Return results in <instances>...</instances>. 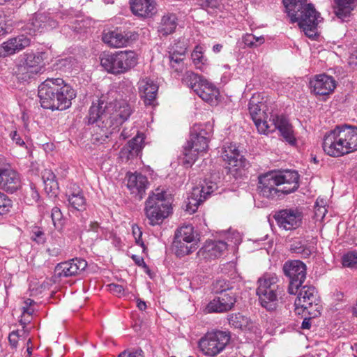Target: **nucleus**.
<instances>
[{"label": "nucleus", "mask_w": 357, "mask_h": 357, "mask_svg": "<svg viewBox=\"0 0 357 357\" xmlns=\"http://www.w3.org/2000/svg\"><path fill=\"white\" fill-rule=\"evenodd\" d=\"M130 105L123 100H116L106 105L98 100L93 102L89 111V123H96L92 135L94 144H102L109 137L118 130V128L131 114Z\"/></svg>", "instance_id": "obj_1"}, {"label": "nucleus", "mask_w": 357, "mask_h": 357, "mask_svg": "<svg viewBox=\"0 0 357 357\" xmlns=\"http://www.w3.org/2000/svg\"><path fill=\"white\" fill-rule=\"evenodd\" d=\"M41 106L52 110H64L70 107L76 94L73 89L61 78H47L38 86Z\"/></svg>", "instance_id": "obj_2"}, {"label": "nucleus", "mask_w": 357, "mask_h": 357, "mask_svg": "<svg viewBox=\"0 0 357 357\" xmlns=\"http://www.w3.org/2000/svg\"><path fill=\"white\" fill-rule=\"evenodd\" d=\"M266 107L265 104L249 107L250 116L258 131L268 134L278 130L285 142L291 146H296L297 144L296 135L289 119L283 115L271 114L268 121V116L265 112Z\"/></svg>", "instance_id": "obj_3"}, {"label": "nucleus", "mask_w": 357, "mask_h": 357, "mask_svg": "<svg viewBox=\"0 0 357 357\" xmlns=\"http://www.w3.org/2000/svg\"><path fill=\"white\" fill-rule=\"evenodd\" d=\"M282 2L290 21L298 22L307 37L316 36L317 25L322 18L314 6L307 0H282Z\"/></svg>", "instance_id": "obj_4"}, {"label": "nucleus", "mask_w": 357, "mask_h": 357, "mask_svg": "<svg viewBox=\"0 0 357 357\" xmlns=\"http://www.w3.org/2000/svg\"><path fill=\"white\" fill-rule=\"evenodd\" d=\"M323 149L326 154L333 157L357 150V127L347 125L337 126L325 135Z\"/></svg>", "instance_id": "obj_5"}, {"label": "nucleus", "mask_w": 357, "mask_h": 357, "mask_svg": "<svg viewBox=\"0 0 357 357\" xmlns=\"http://www.w3.org/2000/svg\"><path fill=\"white\" fill-rule=\"evenodd\" d=\"M298 188V174L295 171L267 174L259 177L258 186L260 194L269 199L294 192Z\"/></svg>", "instance_id": "obj_6"}, {"label": "nucleus", "mask_w": 357, "mask_h": 357, "mask_svg": "<svg viewBox=\"0 0 357 357\" xmlns=\"http://www.w3.org/2000/svg\"><path fill=\"white\" fill-rule=\"evenodd\" d=\"M171 212V198L164 189H155L145 202L144 213L151 226L162 223Z\"/></svg>", "instance_id": "obj_7"}, {"label": "nucleus", "mask_w": 357, "mask_h": 357, "mask_svg": "<svg viewBox=\"0 0 357 357\" xmlns=\"http://www.w3.org/2000/svg\"><path fill=\"white\" fill-rule=\"evenodd\" d=\"M213 132L211 123L195 124L190 130V139L183 149L184 163L192 165L199 153H205Z\"/></svg>", "instance_id": "obj_8"}, {"label": "nucleus", "mask_w": 357, "mask_h": 357, "mask_svg": "<svg viewBox=\"0 0 357 357\" xmlns=\"http://www.w3.org/2000/svg\"><path fill=\"white\" fill-rule=\"evenodd\" d=\"M278 277L275 274L265 273L257 280L256 293L259 301L264 308L269 312L274 311L278 306V297L283 293L282 287L277 284Z\"/></svg>", "instance_id": "obj_9"}, {"label": "nucleus", "mask_w": 357, "mask_h": 357, "mask_svg": "<svg viewBox=\"0 0 357 357\" xmlns=\"http://www.w3.org/2000/svg\"><path fill=\"white\" fill-rule=\"evenodd\" d=\"M99 59L101 66L107 73L113 75L123 74L137 63V55L132 51L102 52Z\"/></svg>", "instance_id": "obj_10"}, {"label": "nucleus", "mask_w": 357, "mask_h": 357, "mask_svg": "<svg viewBox=\"0 0 357 357\" xmlns=\"http://www.w3.org/2000/svg\"><path fill=\"white\" fill-rule=\"evenodd\" d=\"M229 332L215 331L207 333L199 341V347L202 353L208 356H215L220 353L229 343Z\"/></svg>", "instance_id": "obj_11"}, {"label": "nucleus", "mask_w": 357, "mask_h": 357, "mask_svg": "<svg viewBox=\"0 0 357 357\" xmlns=\"http://www.w3.org/2000/svg\"><path fill=\"white\" fill-rule=\"evenodd\" d=\"M318 292L313 286H303L299 290L298 296L295 300L296 311L298 314L301 311L306 310L307 313L315 317L320 314L321 305L319 304Z\"/></svg>", "instance_id": "obj_12"}, {"label": "nucleus", "mask_w": 357, "mask_h": 357, "mask_svg": "<svg viewBox=\"0 0 357 357\" xmlns=\"http://www.w3.org/2000/svg\"><path fill=\"white\" fill-rule=\"evenodd\" d=\"M283 271L289 279L288 291L296 294L306 278V266L300 260L288 261L283 265Z\"/></svg>", "instance_id": "obj_13"}, {"label": "nucleus", "mask_w": 357, "mask_h": 357, "mask_svg": "<svg viewBox=\"0 0 357 357\" xmlns=\"http://www.w3.org/2000/svg\"><path fill=\"white\" fill-rule=\"evenodd\" d=\"M273 218L280 228L294 230L302 225L303 213L301 208L292 207L275 212Z\"/></svg>", "instance_id": "obj_14"}, {"label": "nucleus", "mask_w": 357, "mask_h": 357, "mask_svg": "<svg viewBox=\"0 0 357 357\" xmlns=\"http://www.w3.org/2000/svg\"><path fill=\"white\" fill-rule=\"evenodd\" d=\"M222 157L229 165V172L234 177L240 178L245 174V160L243 155L240 154V151L236 144H230L225 147Z\"/></svg>", "instance_id": "obj_15"}, {"label": "nucleus", "mask_w": 357, "mask_h": 357, "mask_svg": "<svg viewBox=\"0 0 357 357\" xmlns=\"http://www.w3.org/2000/svg\"><path fill=\"white\" fill-rule=\"evenodd\" d=\"M215 189H217V184L208 180H204L200 186L193 188L190 197L188 198L186 211L190 213H194L201 203Z\"/></svg>", "instance_id": "obj_16"}, {"label": "nucleus", "mask_w": 357, "mask_h": 357, "mask_svg": "<svg viewBox=\"0 0 357 357\" xmlns=\"http://www.w3.org/2000/svg\"><path fill=\"white\" fill-rule=\"evenodd\" d=\"M20 186L18 173L11 166L0 159V188L9 192H15Z\"/></svg>", "instance_id": "obj_17"}, {"label": "nucleus", "mask_w": 357, "mask_h": 357, "mask_svg": "<svg viewBox=\"0 0 357 357\" xmlns=\"http://www.w3.org/2000/svg\"><path fill=\"white\" fill-rule=\"evenodd\" d=\"M228 243L224 241H206L197 252V257L201 260H211L220 257L227 250Z\"/></svg>", "instance_id": "obj_18"}, {"label": "nucleus", "mask_w": 357, "mask_h": 357, "mask_svg": "<svg viewBox=\"0 0 357 357\" xmlns=\"http://www.w3.org/2000/svg\"><path fill=\"white\" fill-rule=\"evenodd\" d=\"M310 86L315 94L326 96L334 91L336 87V82L331 76L320 74L310 81Z\"/></svg>", "instance_id": "obj_19"}, {"label": "nucleus", "mask_w": 357, "mask_h": 357, "mask_svg": "<svg viewBox=\"0 0 357 357\" xmlns=\"http://www.w3.org/2000/svg\"><path fill=\"white\" fill-rule=\"evenodd\" d=\"M86 266L87 262L84 259L76 258L59 264L55 272L59 278H68L79 274Z\"/></svg>", "instance_id": "obj_20"}, {"label": "nucleus", "mask_w": 357, "mask_h": 357, "mask_svg": "<svg viewBox=\"0 0 357 357\" xmlns=\"http://www.w3.org/2000/svg\"><path fill=\"white\" fill-rule=\"evenodd\" d=\"M236 303L234 295L231 293H224L220 296L211 301L206 307L208 313H223L232 309Z\"/></svg>", "instance_id": "obj_21"}, {"label": "nucleus", "mask_w": 357, "mask_h": 357, "mask_svg": "<svg viewBox=\"0 0 357 357\" xmlns=\"http://www.w3.org/2000/svg\"><path fill=\"white\" fill-rule=\"evenodd\" d=\"M135 34L123 33L118 30L109 31L102 35V41L110 47L121 48L135 40Z\"/></svg>", "instance_id": "obj_22"}, {"label": "nucleus", "mask_w": 357, "mask_h": 357, "mask_svg": "<svg viewBox=\"0 0 357 357\" xmlns=\"http://www.w3.org/2000/svg\"><path fill=\"white\" fill-rule=\"evenodd\" d=\"M30 43V39L24 35L10 38L0 45V56H6L13 54L29 46Z\"/></svg>", "instance_id": "obj_23"}, {"label": "nucleus", "mask_w": 357, "mask_h": 357, "mask_svg": "<svg viewBox=\"0 0 357 357\" xmlns=\"http://www.w3.org/2000/svg\"><path fill=\"white\" fill-rule=\"evenodd\" d=\"M144 134L138 133L121 149L119 152L120 158L122 160L128 161L137 156L144 146Z\"/></svg>", "instance_id": "obj_24"}, {"label": "nucleus", "mask_w": 357, "mask_h": 357, "mask_svg": "<svg viewBox=\"0 0 357 357\" xmlns=\"http://www.w3.org/2000/svg\"><path fill=\"white\" fill-rule=\"evenodd\" d=\"M195 92L204 101L208 102L211 105H215L218 102L219 91L212 83L208 82L206 79L201 82L197 88L195 89Z\"/></svg>", "instance_id": "obj_25"}, {"label": "nucleus", "mask_w": 357, "mask_h": 357, "mask_svg": "<svg viewBox=\"0 0 357 357\" xmlns=\"http://www.w3.org/2000/svg\"><path fill=\"white\" fill-rule=\"evenodd\" d=\"M147 185V178L141 174L135 173L128 176L127 187L130 193L139 200L143 198Z\"/></svg>", "instance_id": "obj_26"}, {"label": "nucleus", "mask_w": 357, "mask_h": 357, "mask_svg": "<svg viewBox=\"0 0 357 357\" xmlns=\"http://www.w3.org/2000/svg\"><path fill=\"white\" fill-rule=\"evenodd\" d=\"M130 4L132 13L141 17H150L156 12L153 0H130Z\"/></svg>", "instance_id": "obj_27"}, {"label": "nucleus", "mask_w": 357, "mask_h": 357, "mask_svg": "<svg viewBox=\"0 0 357 357\" xmlns=\"http://www.w3.org/2000/svg\"><path fill=\"white\" fill-rule=\"evenodd\" d=\"M158 90V85L150 79L145 78L139 82V93L145 105L153 103L156 98Z\"/></svg>", "instance_id": "obj_28"}, {"label": "nucleus", "mask_w": 357, "mask_h": 357, "mask_svg": "<svg viewBox=\"0 0 357 357\" xmlns=\"http://www.w3.org/2000/svg\"><path fill=\"white\" fill-rule=\"evenodd\" d=\"M357 6V0H333V9L335 15L344 20L350 17Z\"/></svg>", "instance_id": "obj_29"}, {"label": "nucleus", "mask_w": 357, "mask_h": 357, "mask_svg": "<svg viewBox=\"0 0 357 357\" xmlns=\"http://www.w3.org/2000/svg\"><path fill=\"white\" fill-rule=\"evenodd\" d=\"M178 25V18L174 13H166L160 19L158 26V32L162 36L173 33Z\"/></svg>", "instance_id": "obj_30"}, {"label": "nucleus", "mask_w": 357, "mask_h": 357, "mask_svg": "<svg viewBox=\"0 0 357 357\" xmlns=\"http://www.w3.org/2000/svg\"><path fill=\"white\" fill-rule=\"evenodd\" d=\"M56 22L46 13H36L31 20V25L34 31H43V29H53Z\"/></svg>", "instance_id": "obj_31"}, {"label": "nucleus", "mask_w": 357, "mask_h": 357, "mask_svg": "<svg viewBox=\"0 0 357 357\" xmlns=\"http://www.w3.org/2000/svg\"><path fill=\"white\" fill-rule=\"evenodd\" d=\"M45 53L43 52L26 53L24 54L22 60L26 63V65L34 67V70L37 71L38 74H40L45 70Z\"/></svg>", "instance_id": "obj_32"}, {"label": "nucleus", "mask_w": 357, "mask_h": 357, "mask_svg": "<svg viewBox=\"0 0 357 357\" xmlns=\"http://www.w3.org/2000/svg\"><path fill=\"white\" fill-rule=\"evenodd\" d=\"M175 238L185 241L187 243H197V234L191 225H183L175 232Z\"/></svg>", "instance_id": "obj_33"}, {"label": "nucleus", "mask_w": 357, "mask_h": 357, "mask_svg": "<svg viewBox=\"0 0 357 357\" xmlns=\"http://www.w3.org/2000/svg\"><path fill=\"white\" fill-rule=\"evenodd\" d=\"M69 205L75 210L83 211L86 208V201L79 188L75 189L68 197Z\"/></svg>", "instance_id": "obj_34"}, {"label": "nucleus", "mask_w": 357, "mask_h": 357, "mask_svg": "<svg viewBox=\"0 0 357 357\" xmlns=\"http://www.w3.org/2000/svg\"><path fill=\"white\" fill-rule=\"evenodd\" d=\"M197 248V243H187L185 241L174 238L173 250L178 257H183L191 254Z\"/></svg>", "instance_id": "obj_35"}, {"label": "nucleus", "mask_w": 357, "mask_h": 357, "mask_svg": "<svg viewBox=\"0 0 357 357\" xmlns=\"http://www.w3.org/2000/svg\"><path fill=\"white\" fill-rule=\"evenodd\" d=\"M15 74L17 78L22 81H28L38 75L37 71L34 70V67L26 65L22 59L16 66Z\"/></svg>", "instance_id": "obj_36"}, {"label": "nucleus", "mask_w": 357, "mask_h": 357, "mask_svg": "<svg viewBox=\"0 0 357 357\" xmlns=\"http://www.w3.org/2000/svg\"><path fill=\"white\" fill-rule=\"evenodd\" d=\"M290 250L292 252L301 254L303 257H308L312 252V249L308 246L304 239H297L292 241L290 245Z\"/></svg>", "instance_id": "obj_37"}, {"label": "nucleus", "mask_w": 357, "mask_h": 357, "mask_svg": "<svg viewBox=\"0 0 357 357\" xmlns=\"http://www.w3.org/2000/svg\"><path fill=\"white\" fill-rule=\"evenodd\" d=\"M204 78L192 71H186L182 78V82L195 91V89L197 88V85H199L200 82L204 81Z\"/></svg>", "instance_id": "obj_38"}, {"label": "nucleus", "mask_w": 357, "mask_h": 357, "mask_svg": "<svg viewBox=\"0 0 357 357\" xmlns=\"http://www.w3.org/2000/svg\"><path fill=\"white\" fill-rule=\"evenodd\" d=\"M191 58L197 68L202 70L206 65L207 59L203 55V49L197 45L191 54Z\"/></svg>", "instance_id": "obj_39"}, {"label": "nucleus", "mask_w": 357, "mask_h": 357, "mask_svg": "<svg viewBox=\"0 0 357 357\" xmlns=\"http://www.w3.org/2000/svg\"><path fill=\"white\" fill-rule=\"evenodd\" d=\"M229 324L235 328L243 331L245 326V317L241 313L231 314L229 318Z\"/></svg>", "instance_id": "obj_40"}, {"label": "nucleus", "mask_w": 357, "mask_h": 357, "mask_svg": "<svg viewBox=\"0 0 357 357\" xmlns=\"http://www.w3.org/2000/svg\"><path fill=\"white\" fill-rule=\"evenodd\" d=\"M327 213L325 202L323 199H317L314 205V216L317 220L321 221Z\"/></svg>", "instance_id": "obj_41"}, {"label": "nucleus", "mask_w": 357, "mask_h": 357, "mask_svg": "<svg viewBox=\"0 0 357 357\" xmlns=\"http://www.w3.org/2000/svg\"><path fill=\"white\" fill-rule=\"evenodd\" d=\"M181 52H179V53L169 52V59L172 68H173L174 64H177L180 62H183L186 52V47L185 45L181 47Z\"/></svg>", "instance_id": "obj_42"}, {"label": "nucleus", "mask_w": 357, "mask_h": 357, "mask_svg": "<svg viewBox=\"0 0 357 357\" xmlns=\"http://www.w3.org/2000/svg\"><path fill=\"white\" fill-rule=\"evenodd\" d=\"M342 264L344 266L353 267L357 265V252H349L342 257Z\"/></svg>", "instance_id": "obj_43"}, {"label": "nucleus", "mask_w": 357, "mask_h": 357, "mask_svg": "<svg viewBox=\"0 0 357 357\" xmlns=\"http://www.w3.org/2000/svg\"><path fill=\"white\" fill-rule=\"evenodd\" d=\"M12 206L11 200L4 193L0 192V215L9 211Z\"/></svg>", "instance_id": "obj_44"}, {"label": "nucleus", "mask_w": 357, "mask_h": 357, "mask_svg": "<svg viewBox=\"0 0 357 357\" xmlns=\"http://www.w3.org/2000/svg\"><path fill=\"white\" fill-rule=\"evenodd\" d=\"M230 289L229 284L225 280H218L213 283V291L215 294L222 295Z\"/></svg>", "instance_id": "obj_45"}, {"label": "nucleus", "mask_w": 357, "mask_h": 357, "mask_svg": "<svg viewBox=\"0 0 357 357\" xmlns=\"http://www.w3.org/2000/svg\"><path fill=\"white\" fill-rule=\"evenodd\" d=\"M40 198L39 193L35 187L31 186L29 190L26 192L25 199L29 204L37 203Z\"/></svg>", "instance_id": "obj_46"}, {"label": "nucleus", "mask_w": 357, "mask_h": 357, "mask_svg": "<svg viewBox=\"0 0 357 357\" xmlns=\"http://www.w3.org/2000/svg\"><path fill=\"white\" fill-rule=\"evenodd\" d=\"M247 47H253L261 45L264 42V38L262 36L256 37L252 34L247 33Z\"/></svg>", "instance_id": "obj_47"}, {"label": "nucleus", "mask_w": 357, "mask_h": 357, "mask_svg": "<svg viewBox=\"0 0 357 357\" xmlns=\"http://www.w3.org/2000/svg\"><path fill=\"white\" fill-rule=\"evenodd\" d=\"M51 218L55 227H56L57 225H62L63 214L59 208L55 206L52 209Z\"/></svg>", "instance_id": "obj_48"}, {"label": "nucleus", "mask_w": 357, "mask_h": 357, "mask_svg": "<svg viewBox=\"0 0 357 357\" xmlns=\"http://www.w3.org/2000/svg\"><path fill=\"white\" fill-rule=\"evenodd\" d=\"M132 234L135 237L136 243L139 245L143 248V251H144L146 250V246L142 239V231L138 226H132Z\"/></svg>", "instance_id": "obj_49"}, {"label": "nucleus", "mask_w": 357, "mask_h": 357, "mask_svg": "<svg viewBox=\"0 0 357 357\" xmlns=\"http://www.w3.org/2000/svg\"><path fill=\"white\" fill-rule=\"evenodd\" d=\"M42 178L44 183L50 182V184L56 185V176L54 172L49 169H45L42 172Z\"/></svg>", "instance_id": "obj_50"}, {"label": "nucleus", "mask_w": 357, "mask_h": 357, "mask_svg": "<svg viewBox=\"0 0 357 357\" xmlns=\"http://www.w3.org/2000/svg\"><path fill=\"white\" fill-rule=\"evenodd\" d=\"M31 238L38 243H43L45 241V234L40 228H36L32 231Z\"/></svg>", "instance_id": "obj_51"}, {"label": "nucleus", "mask_w": 357, "mask_h": 357, "mask_svg": "<svg viewBox=\"0 0 357 357\" xmlns=\"http://www.w3.org/2000/svg\"><path fill=\"white\" fill-rule=\"evenodd\" d=\"M118 357H144L142 349L135 351H124Z\"/></svg>", "instance_id": "obj_52"}, {"label": "nucleus", "mask_w": 357, "mask_h": 357, "mask_svg": "<svg viewBox=\"0 0 357 357\" xmlns=\"http://www.w3.org/2000/svg\"><path fill=\"white\" fill-rule=\"evenodd\" d=\"M109 289L111 292H112L113 294H115L119 296L121 295H123L124 293V288L123 287V286L119 285V284H114V283L110 284L109 285Z\"/></svg>", "instance_id": "obj_53"}, {"label": "nucleus", "mask_w": 357, "mask_h": 357, "mask_svg": "<svg viewBox=\"0 0 357 357\" xmlns=\"http://www.w3.org/2000/svg\"><path fill=\"white\" fill-rule=\"evenodd\" d=\"M260 94H254L250 99L249 107L259 106L261 104H264Z\"/></svg>", "instance_id": "obj_54"}, {"label": "nucleus", "mask_w": 357, "mask_h": 357, "mask_svg": "<svg viewBox=\"0 0 357 357\" xmlns=\"http://www.w3.org/2000/svg\"><path fill=\"white\" fill-rule=\"evenodd\" d=\"M228 241L233 243L234 245H238L242 242V236L237 231L231 234V236L227 237Z\"/></svg>", "instance_id": "obj_55"}, {"label": "nucleus", "mask_w": 357, "mask_h": 357, "mask_svg": "<svg viewBox=\"0 0 357 357\" xmlns=\"http://www.w3.org/2000/svg\"><path fill=\"white\" fill-rule=\"evenodd\" d=\"M18 331H13L8 336V340L12 347L16 348L18 342Z\"/></svg>", "instance_id": "obj_56"}, {"label": "nucleus", "mask_w": 357, "mask_h": 357, "mask_svg": "<svg viewBox=\"0 0 357 357\" xmlns=\"http://www.w3.org/2000/svg\"><path fill=\"white\" fill-rule=\"evenodd\" d=\"M250 331V333H253L256 337L260 336L261 331L258 326L253 323H249L247 321V331Z\"/></svg>", "instance_id": "obj_57"}, {"label": "nucleus", "mask_w": 357, "mask_h": 357, "mask_svg": "<svg viewBox=\"0 0 357 357\" xmlns=\"http://www.w3.org/2000/svg\"><path fill=\"white\" fill-rule=\"evenodd\" d=\"M10 136L13 142L20 146L24 144V141L21 139L20 135L17 131H13L10 132Z\"/></svg>", "instance_id": "obj_58"}, {"label": "nucleus", "mask_w": 357, "mask_h": 357, "mask_svg": "<svg viewBox=\"0 0 357 357\" xmlns=\"http://www.w3.org/2000/svg\"><path fill=\"white\" fill-rule=\"evenodd\" d=\"M34 303V301L30 298L26 299L24 301L25 305L22 307L23 312L27 313L29 314H31L33 312V310L30 308V306Z\"/></svg>", "instance_id": "obj_59"}, {"label": "nucleus", "mask_w": 357, "mask_h": 357, "mask_svg": "<svg viewBox=\"0 0 357 357\" xmlns=\"http://www.w3.org/2000/svg\"><path fill=\"white\" fill-rule=\"evenodd\" d=\"M183 45L185 46V45L183 43H178L174 44V45L172 47L171 50L169 51L170 53H179L181 51V47H183Z\"/></svg>", "instance_id": "obj_60"}, {"label": "nucleus", "mask_w": 357, "mask_h": 357, "mask_svg": "<svg viewBox=\"0 0 357 357\" xmlns=\"http://www.w3.org/2000/svg\"><path fill=\"white\" fill-rule=\"evenodd\" d=\"M100 229V227L97 222H91L89 225V231H92L96 233H98Z\"/></svg>", "instance_id": "obj_61"}, {"label": "nucleus", "mask_w": 357, "mask_h": 357, "mask_svg": "<svg viewBox=\"0 0 357 357\" xmlns=\"http://www.w3.org/2000/svg\"><path fill=\"white\" fill-rule=\"evenodd\" d=\"M185 68V64H184V62H180V63H178L177 64H174L173 66V69L174 70L175 72L179 73L181 72H182Z\"/></svg>", "instance_id": "obj_62"}, {"label": "nucleus", "mask_w": 357, "mask_h": 357, "mask_svg": "<svg viewBox=\"0 0 357 357\" xmlns=\"http://www.w3.org/2000/svg\"><path fill=\"white\" fill-rule=\"evenodd\" d=\"M132 258L138 266H142V264L145 266V263L142 257L137 255H132Z\"/></svg>", "instance_id": "obj_63"}, {"label": "nucleus", "mask_w": 357, "mask_h": 357, "mask_svg": "<svg viewBox=\"0 0 357 357\" xmlns=\"http://www.w3.org/2000/svg\"><path fill=\"white\" fill-rule=\"evenodd\" d=\"M310 319H304L301 324V328L303 329H309L310 328Z\"/></svg>", "instance_id": "obj_64"}]
</instances>
